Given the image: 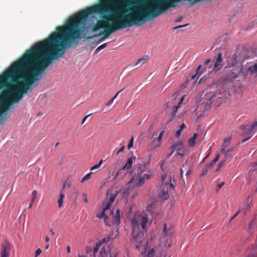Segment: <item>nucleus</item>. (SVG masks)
<instances>
[{
  "label": "nucleus",
  "instance_id": "nucleus-1",
  "mask_svg": "<svg viewBox=\"0 0 257 257\" xmlns=\"http://www.w3.org/2000/svg\"><path fill=\"white\" fill-rule=\"evenodd\" d=\"M51 63L34 45L27 50L0 75V90L7 86L8 80L11 81L10 87L1 92L0 102L10 100L18 92L24 96Z\"/></svg>",
  "mask_w": 257,
  "mask_h": 257
},
{
  "label": "nucleus",
  "instance_id": "nucleus-2",
  "mask_svg": "<svg viewBox=\"0 0 257 257\" xmlns=\"http://www.w3.org/2000/svg\"><path fill=\"white\" fill-rule=\"evenodd\" d=\"M105 10L99 4L83 10L69 18L64 25L58 26L56 31L44 40L33 45L51 62L62 57L67 48L77 45L76 41L81 38L82 25L90 14L103 13Z\"/></svg>",
  "mask_w": 257,
  "mask_h": 257
},
{
  "label": "nucleus",
  "instance_id": "nucleus-3",
  "mask_svg": "<svg viewBox=\"0 0 257 257\" xmlns=\"http://www.w3.org/2000/svg\"><path fill=\"white\" fill-rule=\"evenodd\" d=\"M138 7H134L130 8L131 13H128V10H121L118 9L110 7L109 10L105 11L103 13H98L102 15L101 20H98L97 24L100 28L105 29L110 27L109 22L113 25L114 23H124L127 20H132L136 18L138 15H140Z\"/></svg>",
  "mask_w": 257,
  "mask_h": 257
},
{
  "label": "nucleus",
  "instance_id": "nucleus-4",
  "mask_svg": "<svg viewBox=\"0 0 257 257\" xmlns=\"http://www.w3.org/2000/svg\"><path fill=\"white\" fill-rule=\"evenodd\" d=\"M148 215L145 212L136 214L132 218V235L133 242L136 243V247L139 248L145 239V235L147 232V227L151 224L149 222Z\"/></svg>",
  "mask_w": 257,
  "mask_h": 257
},
{
  "label": "nucleus",
  "instance_id": "nucleus-5",
  "mask_svg": "<svg viewBox=\"0 0 257 257\" xmlns=\"http://www.w3.org/2000/svg\"><path fill=\"white\" fill-rule=\"evenodd\" d=\"M143 20L140 15H138L136 19L132 20L131 21L127 20L124 23H114L110 27L105 29L104 32H101L99 34L95 35L94 36H98L104 33V35L98 40H97L95 44L97 45L105 39L108 38L110 34L112 33L115 32L116 31L120 29H123L127 27H130L134 25L140 26L143 24Z\"/></svg>",
  "mask_w": 257,
  "mask_h": 257
},
{
  "label": "nucleus",
  "instance_id": "nucleus-6",
  "mask_svg": "<svg viewBox=\"0 0 257 257\" xmlns=\"http://www.w3.org/2000/svg\"><path fill=\"white\" fill-rule=\"evenodd\" d=\"M23 98V95L21 93L18 92L17 95L13 96L10 100L0 102V120L3 118V114L10 110L12 104L19 102Z\"/></svg>",
  "mask_w": 257,
  "mask_h": 257
},
{
  "label": "nucleus",
  "instance_id": "nucleus-7",
  "mask_svg": "<svg viewBox=\"0 0 257 257\" xmlns=\"http://www.w3.org/2000/svg\"><path fill=\"white\" fill-rule=\"evenodd\" d=\"M133 0H99V5L102 6L103 8L105 10H109L110 7L118 9L124 11L123 5L125 3H129ZM130 11L129 9L127 10Z\"/></svg>",
  "mask_w": 257,
  "mask_h": 257
},
{
  "label": "nucleus",
  "instance_id": "nucleus-8",
  "mask_svg": "<svg viewBox=\"0 0 257 257\" xmlns=\"http://www.w3.org/2000/svg\"><path fill=\"white\" fill-rule=\"evenodd\" d=\"M171 148L172 152L169 155L170 157L173 153L176 151V155L183 157L188 153V150L186 146H185L181 141H179L172 145Z\"/></svg>",
  "mask_w": 257,
  "mask_h": 257
},
{
  "label": "nucleus",
  "instance_id": "nucleus-9",
  "mask_svg": "<svg viewBox=\"0 0 257 257\" xmlns=\"http://www.w3.org/2000/svg\"><path fill=\"white\" fill-rule=\"evenodd\" d=\"M256 127L257 121L254 122L253 124L242 125L240 127V129L244 131V134L243 135H246L247 136V137L244 138L241 140V143H244L252 136L253 131L256 130Z\"/></svg>",
  "mask_w": 257,
  "mask_h": 257
},
{
  "label": "nucleus",
  "instance_id": "nucleus-10",
  "mask_svg": "<svg viewBox=\"0 0 257 257\" xmlns=\"http://www.w3.org/2000/svg\"><path fill=\"white\" fill-rule=\"evenodd\" d=\"M13 247L12 243L7 238L5 239L4 242L1 244L0 257H10Z\"/></svg>",
  "mask_w": 257,
  "mask_h": 257
},
{
  "label": "nucleus",
  "instance_id": "nucleus-11",
  "mask_svg": "<svg viewBox=\"0 0 257 257\" xmlns=\"http://www.w3.org/2000/svg\"><path fill=\"white\" fill-rule=\"evenodd\" d=\"M243 58L241 54L239 52H235L228 60V64L230 67H233L238 63H241L243 61Z\"/></svg>",
  "mask_w": 257,
  "mask_h": 257
},
{
  "label": "nucleus",
  "instance_id": "nucleus-12",
  "mask_svg": "<svg viewBox=\"0 0 257 257\" xmlns=\"http://www.w3.org/2000/svg\"><path fill=\"white\" fill-rule=\"evenodd\" d=\"M107 198L105 201L103 203V205L105 206V209H109L111 206L112 203L113 202L116 197L117 193H114L111 194V193L108 191L107 192Z\"/></svg>",
  "mask_w": 257,
  "mask_h": 257
},
{
  "label": "nucleus",
  "instance_id": "nucleus-13",
  "mask_svg": "<svg viewBox=\"0 0 257 257\" xmlns=\"http://www.w3.org/2000/svg\"><path fill=\"white\" fill-rule=\"evenodd\" d=\"M241 70V69L240 68L238 72H234L232 71L228 72L225 75V81L228 82H233L238 77Z\"/></svg>",
  "mask_w": 257,
  "mask_h": 257
},
{
  "label": "nucleus",
  "instance_id": "nucleus-14",
  "mask_svg": "<svg viewBox=\"0 0 257 257\" xmlns=\"http://www.w3.org/2000/svg\"><path fill=\"white\" fill-rule=\"evenodd\" d=\"M144 183L145 178L140 176V175L133 176L129 181V183L130 184H133L135 186L138 187L141 186L144 184Z\"/></svg>",
  "mask_w": 257,
  "mask_h": 257
},
{
  "label": "nucleus",
  "instance_id": "nucleus-15",
  "mask_svg": "<svg viewBox=\"0 0 257 257\" xmlns=\"http://www.w3.org/2000/svg\"><path fill=\"white\" fill-rule=\"evenodd\" d=\"M222 53H219L217 55V57L215 59V62L214 64L213 68L212 69V71L214 72H216L219 70H220L223 67V65L222 64Z\"/></svg>",
  "mask_w": 257,
  "mask_h": 257
},
{
  "label": "nucleus",
  "instance_id": "nucleus-16",
  "mask_svg": "<svg viewBox=\"0 0 257 257\" xmlns=\"http://www.w3.org/2000/svg\"><path fill=\"white\" fill-rule=\"evenodd\" d=\"M211 59L210 58L206 59L204 62V66L203 69L200 70L199 75H201L204 71L207 69L211 68L212 66V64L211 63Z\"/></svg>",
  "mask_w": 257,
  "mask_h": 257
},
{
  "label": "nucleus",
  "instance_id": "nucleus-17",
  "mask_svg": "<svg viewBox=\"0 0 257 257\" xmlns=\"http://www.w3.org/2000/svg\"><path fill=\"white\" fill-rule=\"evenodd\" d=\"M103 207L104 208L101 213L96 214V217L99 218H104L105 224L107 225L110 226V225L108 223L107 221L108 216L105 215V211L108 209H105V206H103Z\"/></svg>",
  "mask_w": 257,
  "mask_h": 257
},
{
  "label": "nucleus",
  "instance_id": "nucleus-18",
  "mask_svg": "<svg viewBox=\"0 0 257 257\" xmlns=\"http://www.w3.org/2000/svg\"><path fill=\"white\" fill-rule=\"evenodd\" d=\"M135 159H136V157L134 156H132L131 158H130L127 160L125 165L122 167L121 170H124L125 169H126L127 170H129V169H131L133 163V160H135Z\"/></svg>",
  "mask_w": 257,
  "mask_h": 257
},
{
  "label": "nucleus",
  "instance_id": "nucleus-19",
  "mask_svg": "<svg viewBox=\"0 0 257 257\" xmlns=\"http://www.w3.org/2000/svg\"><path fill=\"white\" fill-rule=\"evenodd\" d=\"M233 151L234 147H231L227 150L225 148H222L221 149V152L225 154L226 159H227L229 157H230Z\"/></svg>",
  "mask_w": 257,
  "mask_h": 257
},
{
  "label": "nucleus",
  "instance_id": "nucleus-20",
  "mask_svg": "<svg viewBox=\"0 0 257 257\" xmlns=\"http://www.w3.org/2000/svg\"><path fill=\"white\" fill-rule=\"evenodd\" d=\"M158 197L162 200H165L169 198V194L168 193V191H166L165 189H163L159 193Z\"/></svg>",
  "mask_w": 257,
  "mask_h": 257
},
{
  "label": "nucleus",
  "instance_id": "nucleus-21",
  "mask_svg": "<svg viewBox=\"0 0 257 257\" xmlns=\"http://www.w3.org/2000/svg\"><path fill=\"white\" fill-rule=\"evenodd\" d=\"M183 100V97H182L181 100H180L179 102L178 103L177 105H175L173 108V110L171 113V115L173 117H174L176 115V113L178 111V108L180 107V105L182 103V102Z\"/></svg>",
  "mask_w": 257,
  "mask_h": 257
},
{
  "label": "nucleus",
  "instance_id": "nucleus-22",
  "mask_svg": "<svg viewBox=\"0 0 257 257\" xmlns=\"http://www.w3.org/2000/svg\"><path fill=\"white\" fill-rule=\"evenodd\" d=\"M198 136L197 133H195L193 136L190 138L188 141V146L189 147H193L195 144V140Z\"/></svg>",
  "mask_w": 257,
  "mask_h": 257
},
{
  "label": "nucleus",
  "instance_id": "nucleus-23",
  "mask_svg": "<svg viewBox=\"0 0 257 257\" xmlns=\"http://www.w3.org/2000/svg\"><path fill=\"white\" fill-rule=\"evenodd\" d=\"M257 71V63L249 66L247 69V72L252 74Z\"/></svg>",
  "mask_w": 257,
  "mask_h": 257
},
{
  "label": "nucleus",
  "instance_id": "nucleus-24",
  "mask_svg": "<svg viewBox=\"0 0 257 257\" xmlns=\"http://www.w3.org/2000/svg\"><path fill=\"white\" fill-rule=\"evenodd\" d=\"M32 198L31 199V203L30 204L29 206V208H31L33 204L34 203L37 195V191L36 190H34L32 192Z\"/></svg>",
  "mask_w": 257,
  "mask_h": 257
},
{
  "label": "nucleus",
  "instance_id": "nucleus-25",
  "mask_svg": "<svg viewBox=\"0 0 257 257\" xmlns=\"http://www.w3.org/2000/svg\"><path fill=\"white\" fill-rule=\"evenodd\" d=\"M64 194L63 192H61L59 195V198L58 201V207L60 208L62 206L63 203V199L64 198Z\"/></svg>",
  "mask_w": 257,
  "mask_h": 257
},
{
  "label": "nucleus",
  "instance_id": "nucleus-26",
  "mask_svg": "<svg viewBox=\"0 0 257 257\" xmlns=\"http://www.w3.org/2000/svg\"><path fill=\"white\" fill-rule=\"evenodd\" d=\"M119 210L117 209L116 211L115 214L113 216L114 222L115 223H119Z\"/></svg>",
  "mask_w": 257,
  "mask_h": 257
},
{
  "label": "nucleus",
  "instance_id": "nucleus-27",
  "mask_svg": "<svg viewBox=\"0 0 257 257\" xmlns=\"http://www.w3.org/2000/svg\"><path fill=\"white\" fill-rule=\"evenodd\" d=\"M219 154H217L215 157L214 158V159L212 161V162L207 166V167H211L212 166H214L216 162L219 160Z\"/></svg>",
  "mask_w": 257,
  "mask_h": 257
},
{
  "label": "nucleus",
  "instance_id": "nucleus-28",
  "mask_svg": "<svg viewBox=\"0 0 257 257\" xmlns=\"http://www.w3.org/2000/svg\"><path fill=\"white\" fill-rule=\"evenodd\" d=\"M216 98V95H212L211 96H209L207 98V101L206 102V105H210L213 101L214 100V99Z\"/></svg>",
  "mask_w": 257,
  "mask_h": 257
},
{
  "label": "nucleus",
  "instance_id": "nucleus-29",
  "mask_svg": "<svg viewBox=\"0 0 257 257\" xmlns=\"http://www.w3.org/2000/svg\"><path fill=\"white\" fill-rule=\"evenodd\" d=\"M146 60H147L144 58H140L138 60L137 62H136V65L140 66L144 63H145Z\"/></svg>",
  "mask_w": 257,
  "mask_h": 257
},
{
  "label": "nucleus",
  "instance_id": "nucleus-30",
  "mask_svg": "<svg viewBox=\"0 0 257 257\" xmlns=\"http://www.w3.org/2000/svg\"><path fill=\"white\" fill-rule=\"evenodd\" d=\"M103 162V160H100L98 164H96L91 168L90 170L93 171L95 169H98L100 167L101 164H102Z\"/></svg>",
  "mask_w": 257,
  "mask_h": 257
},
{
  "label": "nucleus",
  "instance_id": "nucleus-31",
  "mask_svg": "<svg viewBox=\"0 0 257 257\" xmlns=\"http://www.w3.org/2000/svg\"><path fill=\"white\" fill-rule=\"evenodd\" d=\"M201 68V65H200L198 68H197L196 69V74H194V75H193L191 76V79H194L195 78H196V76L197 75H198V77H199L200 75H199V73H200V71H199V70L200 69V68ZM198 78H197L198 79Z\"/></svg>",
  "mask_w": 257,
  "mask_h": 257
},
{
  "label": "nucleus",
  "instance_id": "nucleus-32",
  "mask_svg": "<svg viewBox=\"0 0 257 257\" xmlns=\"http://www.w3.org/2000/svg\"><path fill=\"white\" fill-rule=\"evenodd\" d=\"M92 173L90 172L89 173L85 175L82 179L81 182H84L88 180H89L90 178V176Z\"/></svg>",
  "mask_w": 257,
  "mask_h": 257
},
{
  "label": "nucleus",
  "instance_id": "nucleus-33",
  "mask_svg": "<svg viewBox=\"0 0 257 257\" xmlns=\"http://www.w3.org/2000/svg\"><path fill=\"white\" fill-rule=\"evenodd\" d=\"M107 43H104L99 46L95 51V53H98L100 50L105 48L107 46Z\"/></svg>",
  "mask_w": 257,
  "mask_h": 257
},
{
  "label": "nucleus",
  "instance_id": "nucleus-34",
  "mask_svg": "<svg viewBox=\"0 0 257 257\" xmlns=\"http://www.w3.org/2000/svg\"><path fill=\"white\" fill-rule=\"evenodd\" d=\"M100 245H101L100 243H96L95 244V246L94 248V251H93L94 254L97 252L98 249L99 248V247H100Z\"/></svg>",
  "mask_w": 257,
  "mask_h": 257
},
{
  "label": "nucleus",
  "instance_id": "nucleus-35",
  "mask_svg": "<svg viewBox=\"0 0 257 257\" xmlns=\"http://www.w3.org/2000/svg\"><path fill=\"white\" fill-rule=\"evenodd\" d=\"M165 187H166L167 189H168V188L169 187L170 188H172L173 189H174L175 186L172 183H166L164 188Z\"/></svg>",
  "mask_w": 257,
  "mask_h": 257
},
{
  "label": "nucleus",
  "instance_id": "nucleus-36",
  "mask_svg": "<svg viewBox=\"0 0 257 257\" xmlns=\"http://www.w3.org/2000/svg\"><path fill=\"white\" fill-rule=\"evenodd\" d=\"M133 145H134V140H133V137H132L129 142V144H128L127 148L128 149L132 148L133 147Z\"/></svg>",
  "mask_w": 257,
  "mask_h": 257
},
{
  "label": "nucleus",
  "instance_id": "nucleus-37",
  "mask_svg": "<svg viewBox=\"0 0 257 257\" xmlns=\"http://www.w3.org/2000/svg\"><path fill=\"white\" fill-rule=\"evenodd\" d=\"M154 252V249L153 248H152L148 252L147 257H153V256Z\"/></svg>",
  "mask_w": 257,
  "mask_h": 257
},
{
  "label": "nucleus",
  "instance_id": "nucleus-38",
  "mask_svg": "<svg viewBox=\"0 0 257 257\" xmlns=\"http://www.w3.org/2000/svg\"><path fill=\"white\" fill-rule=\"evenodd\" d=\"M138 175H141L144 171V169H142L141 167H139L137 169Z\"/></svg>",
  "mask_w": 257,
  "mask_h": 257
},
{
  "label": "nucleus",
  "instance_id": "nucleus-39",
  "mask_svg": "<svg viewBox=\"0 0 257 257\" xmlns=\"http://www.w3.org/2000/svg\"><path fill=\"white\" fill-rule=\"evenodd\" d=\"M42 253V250L40 248H38L35 252V257H37Z\"/></svg>",
  "mask_w": 257,
  "mask_h": 257
},
{
  "label": "nucleus",
  "instance_id": "nucleus-40",
  "mask_svg": "<svg viewBox=\"0 0 257 257\" xmlns=\"http://www.w3.org/2000/svg\"><path fill=\"white\" fill-rule=\"evenodd\" d=\"M99 29H100L98 26L97 25V23L94 25L93 27H92V30L93 31H98Z\"/></svg>",
  "mask_w": 257,
  "mask_h": 257
},
{
  "label": "nucleus",
  "instance_id": "nucleus-41",
  "mask_svg": "<svg viewBox=\"0 0 257 257\" xmlns=\"http://www.w3.org/2000/svg\"><path fill=\"white\" fill-rule=\"evenodd\" d=\"M116 253L115 252L111 253V251L109 250V257H116Z\"/></svg>",
  "mask_w": 257,
  "mask_h": 257
},
{
  "label": "nucleus",
  "instance_id": "nucleus-42",
  "mask_svg": "<svg viewBox=\"0 0 257 257\" xmlns=\"http://www.w3.org/2000/svg\"><path fill=\"white\" fill-rule=\"evenodd\" d=\"M224 182H222L220 183H218L217 185V190H218L219 189H220L221 188V187L224 185Z\"/></svg>",
  "mask_w": 257,
  "mask_h": 257
},
{
  "label": "nucleus",
  "instance_id": "nucleus-43",
  "mask_svg": "<svg viewBox=\"0 0 257 257\" xmlns=\"http://www.w3.org/2000/svg\"><path fill=\"white\" fill-rule=\"evenodd\" d=\"M181 132L182 131H181L180 130H178L176 133V134H175V136L177 138H179L180 137V136H181Z\"/></svg>",
  "mask_w": 257,
  "mask_h": 257
},
{
  "label": "nucleus",
  "instance_id": "nucleus-44",
  "mask_svg": "<svg viewBox=\"0 0 257 257\" xmlns=\"http://www.w3.org/2000/svg\"><path fill=\"white\" fill-rule=\"evenodd\" d=\"M124 149V146H122L117 152L116 155H118L119 153L123 152Z\"/></svg>",
  "mask_w": 257,
  "mask_h": 257
},
{
  "label": "nucleus",
  "instance_id": "nucleus-45",
  "mask_svg": "<svg viewBox=\"0 0 257 257\" xmlns=\"http://www.w3.org/2000/svg\"><path fill=\"white\" fill-rule=\"evenodd\" d=\"M164 133V131H162L161 132V133L160 134L159 136H158V140L159 141H161V139H162V135Z\"/></svg>",
  "mask_w": 257,
  "mask_h": 257
},
{
  "label": "nucleus",
  "instance_id": "nucleus-46",
  "mask_svg": "<svg viewBox=\"0 0 257 257\" xmlns=\"http://www.w3.org/2000/svg\"><path fill=\"white\" fill-rule=\"evenodd\" d=\"M206 79V77H205V76L202 77L200 80L199 81H198V83L199 84H200L201 83H202L205 80V79Z\"/></svg>",
  "mask_w": 257,
  "mask_h": 257
},
{
  "label": "nucleus",
  "instance_id": "nucleus-47",
  "mask_svg": "<svg viewBox=\"0 0 257 257\" xmlns=\"http://www.w3.org/2000/svg\"><path fill=\"white\" fill-rule=\"evenodd\" d=\"M143 177L145 178V180H149L151 178V175L149 174H145Z\"/></svg>",
  "mask_w": 257,
  "mask_h": 257
},
{
  "label": "nucleus",
  "instance_id": "nucleus-48",
  "mask_svg": "<svg viewBox=\"0 0 257 257\" xmlns=\"http://www.w3.org/2000/svg\"><path fill=\"white\" fill-rule=\"evenodd\" d=\"M207 172V169L203 170L201 174L200 175V176H202L205 175L206 174Z\"/></svg>",
  "mask_w": 257,
  "mask_h": 257
},
{
  "label": "nucleus",
  "instance_id": "nucleus-49",
  "mask_svg": "<svg viewBox=\"0 0 257 257\" xmlns=\"http://www.w3.org/2000/svg\"><path fill=\"white\" fill-rule=\"evenodd\" d=\"M230 140V138H226L224 139V142H225V143L229 144Z\"/></svg>",
  "mask_w": 257,
  "mask_h": 257
},
{
  "label": "nucleus",
  "instance_id": "nucleus-50",
  "mask_svg": "<svg viewBox=\"0 0 257 257\" xmlns=\"http://www.w3.org/2000/svg\"><path fill=\"white\" fill-rule=\"evenodd\" d=\"M114 99L113 98H111V99H110V100H109V101L107 103L106 105H107V106H109V105H111V104L112 103V102H113V101H114Z\"/></svg>",
  "mask_w": 257,
  "mask_h": 257
},
{
  "label": "nucleus",
  "instance_id": "nucleus-51",
  "mask_svg": "<svg viewBox=\"0 0 257 257\" xmlns=\"http://www.w3.org/2000/svg\"><path fill=\"white\" fill-rule=\"evenodd\" d=\"M240 212V210H238L230 219V221L233 220Z\"/></svg>",
  "mask_w": 257,
  "mask_h": 257
},
{
  "label": "nucleus",
  "instance_id": "nucleus-52",
  "mask_svg": "<svg viewBox=\"0 0 257 257\" xmlns=\"http://www.w3.org/2000/svg\"><path fill=\"white\" fill-rule=\"evenodd\" d=\"M123 89H124V88H123V89H122L120 90L119 91H118V92L116 93V94L114 96V97H113V98L114 99H115L116 98V97L118 96V94H119L121 91H122Z\"/></svg>",
  "mask_w": 257,
  "mask_h": 257
},
{
  "label": "nucleus",
  "instance_id": "nucleus-53",
  "mask_svg": "<svg viewBox=\"0 0 257 257\" xmlns=\"http://www.w3.org/2000/svg\"><path fill=\"white\" fill-rule=\"evenodd\" d=\"M123 89H124V88H123V89H122L120 90L119 91H118V92L116 93V94L114 96V97H113V98L114 99H115L116 98V97L118 96V94H119L121 91H122Z\"/></svg>",
  "mask_w": 257,
  "mask_h": 257
},
{
  "label": "nucleus",
  "instance_id": "nucleus-54",
  "mask_svg": "<svg viewBox=\"0 0 257 257\" xmlns=\"http://www.w3.org/2000/svg\"><path fill=\"white\" fill-rule=\"evenodd\" d=\"M91 114H88L87 115H86L83 119L82 120V124L84 123V122L85 121V120H86V119L88 118V117L89 116H90Z\"/></svg>",
  "mask_w": 257,
  "mask_h": 257
},
{
  "label": "nucleus",
  "instance_id": "nucleus-55",
  "mask_svg": "<svg viewBox=\"0 0 257 257\" xmlns=\"http://www.w3.org/2000/svg\"><path fill=\"white\" fill-rule=\"evenodd\" d=\"M110 238V237L109 236H108L106 238H104L103 239V241L107 242L109 241Z\"/></svg>",
  "mask_w": 257,
  "mask_h": 257
},
{
  "label": "nucleus",
  "instance_id": "nucleus-56",
  "mask_svg": "<svg viewBox=\"0 0 257 257\" xmlns=\"http://www.w3.org/2000/svg\"><path fill=\"white\" fill-rule=\"evenodd\" d=\"M224 164H225V161H221V162H220V163L219 164V167L224 166Z\"/></svg>",
  "mask_w": 257,
  "mask_h": 257
},
{
  "label": "nucleus",
  "instance_id": "nucleus-57",
  "mask_svg": "<svg viewBox=\"0 0 257 257\" xmlns=\"http://www.w3.org/2000/svg\"><path fill=\"white\" fill-rule=\"evenodd\" d=\"M68 183V181H67L66 182H65L63 185V186H62V191H61V192H63V191L64 190L65 188V186L66 185V184H67Z\"/></svg>",
  "mask_w": 257,
  "mask_h": 257
},
{
  "label": "nucleus",
  "instance_id": "nucleus-58",
  "mask_svg": "<svg viewBox=\"0 0 257 257\" xmlns=\"http://www.w3.org/2000/svg\"><path fill=\"white\" fill-rule=\"evenodd\" d=\"M187 25H188V24L177 26V27L174 28L173 29H177L178 28H181L184 27H185V26H186Z\"/></svg>",
  "mask_w": 257,
  "mask_h": 257
},
{
  "label": "nucleus",
  "instance_id": "nucleus-59",
  "mask_svg": "<svg viewBox=\"0 0 257 257\" xmlns=\"http://www.w3.org/2000/svg\"><path fill=\"white\" fill-rule=\"evenodd\" d=\"M185 127V125L184 123H182L180 126V129L181 131H183V130L184 128V127Z\"/></svg>",
  "mask_w": 257,
  "mask_h": 257
},
{
  "label": "nucleus",
  "instance_id": "nucleus-60",
  "mask_svg": "<svg viewBox=\"0 0 257 257\" xmlns=\"http://www.w3.org/2000/svg\"><path fill=\"white\" fill-rule=\"evenodd\" d=\"M228 145H229V144L225 143V142H224L222 148H225V149H226V148L228 147Z\"/></svg>",
  "mask_w": 257,
  "mask_h": 257
},
{
  "label": "nucleus",
  "instance_id": "nucleus-61",
  "mask_svg": "<svg viewBox=\"0 0 257 257\" xmlns=\"http://www.w3.org/2000/svg\"><path fill=\"white\" fill-rule=\"evenodd\" d=\"M190 173H191V170L188 169V170H187L186 172V175L188 176L190 174Z\"/></svg>",
  "mask_w": 257,
  "mask_h": 257
},
{
  "label": "nucleus",
  "instance_id": "nucleus-62",
  "mask_svg": "<svg viewBox=\"0 0 257 257\" xmlns=\"http://www.w3.org/2000/svg\"><path fill=\"white\" fill-rule=\"evenodd\" d=\"M49 240H50V238H49V236H47H47H45V241H46V242H48V241H49Z\"/></svg>",
  "mask_w": 257,
  "mask_h": 257
},
{
  "label": "nucleus",
  "instance_id": "nucleus-63",
  "mask_svg": "<svg viewBox=\"0 0 257 257\" xmlns=\"http://www.w3.org/2000/svg\"><path fill=\"white\" fill-rule=\"evenodd\" d=\"M67 250L69 253H70V247L69 246H67Z\"/></svg>",
  "mask_w": 257,
  "mask_h": 257
},
{
  "label": "nucleus",
  "instance_id": "nucleus-64",
  "mask_svg": "<svg viewBox=\"0 0 257 257\" xmlns=\"http://www.w3.org/2000/svg\"><path fill=\"white\" fill-rule=\"evenodd\" d=\"M84 196V201L87 203V197H86V195L85 194H84L83 195Z\"/></svg>",
  "mask_w": 257,
  "mask_h": 257
}]
</instances>
